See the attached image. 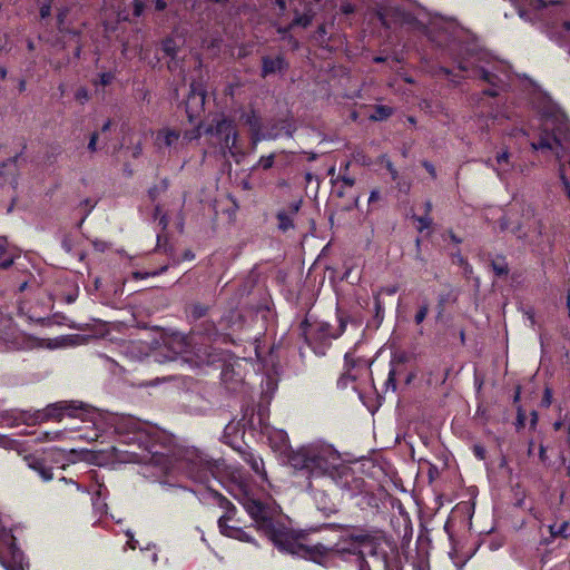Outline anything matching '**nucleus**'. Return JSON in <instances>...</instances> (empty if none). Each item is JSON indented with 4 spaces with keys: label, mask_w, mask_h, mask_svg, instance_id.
Listing matches in <instances>:
<instances>
[{
    "label": "nucleus",
    "mask_w": 570,
    "mask_h": 570,
    "mask_svg": "<svg viewBox=\"0 0 570 570\" xmlns=\"http://www.w3.org/2000/svg\"><path fill=\"white\" fill-rule=\"evenodd\" d=\"M116 431L121 443L137 445V449L141 451V453H138L126 450L127 453L135 458V461L160 466L167 473L177 471L194 482L205 484L208 498L213 499L224 510V513L217 521L220 534L242 542H254L253 537L242 527L229 524L230 521H235L237 508L226 497L209 485L212 479L218 481L242 505L240 499L244 494L256 500L246 484L234 480V473L225 460H214L198 449L187 448L179 451L173 461L166 452L167 445L163 441L165 439L164 435L153 426H148L132 417L121 420L117 424ZM261 502L273 509V518L277 521L275 509L269 503L262 500Z\"/></svg>",
    "instance_id": "obj_1"
},
{
    "label": "nucleus",
    "mask_w": 570,
    "mask_h": 570,
    "mask_svg": "<svg viewBox=\"0 0 570 570\" xmlns=\"http://www.w3.org/2000/svg\"><path fill=\"white\" fill-rule=\"evenodd\" d=\"M243 508L255 522L256 528L262 531L273 544L284 553L297 556L305 560L313 561L320 566H326L328 557L355 556L356 560L365 552L361 549L362 543L372 542L370 530L347 524H330L345 532L333 546L316 543L313 546L301 543L294 532L281 521L273 518V509L261 501L254 500L244 494L240 499Z\"/></svg>",
    "instance_id": "obj_2"
},
{
    "label": "nucleus",
    "mask_w": 570,
    "mask_h": 570,
    "mask_svg": "<svg viewBox=\"0 0 570 570\" xmlns=\"http://www.w3.org/2000/svg\"><path fill=\"white\" fill-rule=\"evenodd\" d=\"M226 337L229 338L228 334L223 336V340ZM207 340H222V335L216 331V323L213 321L194 324L188 335L175 332L166 338L165 344L175 355H194L203 363L214 364L226 354L217 351L216 346L208 345Z\"/></svg>",
    "instance_id": "obj_3"
},
{
    "label": "nucleus",
    "mask_w": 570,
    "mask_h": 570,
    "mask_svg": "<svg viewBox=\"0 0 570 570\" xmlns=\"http://www.w3.org/2000/svg\"><path fill=\"white\" fill-rule=\"evenodd\" d=\"M288 464L302 476L308 480V489H312V480L323 476H334L340 465L338 452L328 444L311 443L291 451L287 456Z\"/></svg>",
    "instance_id": "obj_4"
},
{
    "label": "nucleus",
    "mask_w": 570,
    "mask_h": 570,
    "mask_svg": "<svg viewBox=\"0 0 570 570\" xmlns=\"http://www.w3.org/2000/svg\"><path fill=\"white\" fill-rule=\"evenodd\" d=\"M206 136H210L214 141L215 151L223 158H234L245 155L242 144H239V134L235 120L225 115L215 116L208 126L204 129Z\"/></svg>",
    "instance_id": "obj_5"
},
{
    "label": "nucleus",
    "mask_w": 570,
    "mask_h": 570,
    "mask_svg": "<svg viewBox=\"0 0 570 570\" xmlns=\"http://www.w3.org/2000/svg\"><path fill=\"white\" fill-rule=\"evenodd\" d=\"M338 327L336 330L327 322L311 321L309 315L299 324L301 334L306 345L317 355L324 356L332 345V341L338 338L346 330L347 321L343 312L337 309Z\"/></svg>",
    "instance_id": "obj_6"
},
{
    "label": "nucleus",
    "mask_w": 570,
    "mask_h": 570,
    "mask_svg": "<svg viewBox=\"0 0 570 570\" xmlns=\"http://www.w3.org/2000/svg\"><path fill=\"white\" fill-rule=\"evenodd\" d=\"M85 411V404L76 401H60L47 405L43 410L35 412L21 411L13 419L14 423L22 422L27 425H35L49 420H61L63 415L71 417L80 416V412Z\"/></svg>",
    "instance_id": "obj_7"
},
{
    "label": "nucleus",
    "mask_w": 570,
    "mask_h": 570,
    "mask_svg": "<svg viewBox=\"0 0 570 570\" xmlns=\"http://www.w3.org/2000/svg\"><path fill=\"white\" fill-rule=\"evenodd\" d=\"M245 325V318L236 311H229L226 313L219 324H216V331L222 335L226 336L228 334L229 338H222L217 341L207 340L208 345L219 346L222 345H239L246 338L240 335Z\"/></svg>",
    "instance_id": "obj_8"
},
{
    "label": "nucleus",
    "mask_w": 570,
    "mask_h": 570,
    "mask_svg": "<svg viewBox=\"0 0 570 570\" xmlns=\"http://www.w3.org/2000/svg\"><path fill=\"white\" fill-rule=\"evenodd\" d=\"M65 456L63 451L53 449L41 454L26 455L23 460L27 466L38 473L42 481L48 482L53 479V464H60L59 468L63 469Z\"/></svg>",
    "instance_id": "obj_9"
},
{
    "label": "nucleus",
    "mask_w": 570,
    "mask_h": 570,
    "mask_svg": "<svg viewBox=\"0 0 570 570\" xmlns=\"http://www.w3.org/2000/svg\"><path fill=\"white\" fill-rule=\"evenodd\" d=\"M216 350L225 353L222 360L216 361L215 364H220V380L226 390L237 392L244 382V373L239 358L235 357L230 351L216 346Z\"/></svg>",
    "instance_id": "obj_10"
},
{
    "label": "nucleus",
    "mask_w": 570,
    "mask_h": 570,
    "mask_svg": "<svg viewBox=\"0 0 570 570\" xmlns=\"http://www.w3.org/2000/svg\"><path fill=\"white\" fill-rule=\"evenodd\" d=\"M569 132L570 128L567 121H547L541 128L538 141L531 142V147L533 150H552L554 144L557 147L563 149L562 140L566 139Z\"/></svg>",
    "instance_id": "obj_11"
},
{
    "label": "nucleus",
    "mask_w": 570,
    "mask_h": 570,
    "mask_svg": "<svg viewBox=\"0 0 570 570\" xmlns=\"http://www.w3.org/2000/svg\"><path fill=\"white\" fill-rule=\"evenodd\" d=\"M458 68L460 71L470 72L468 77L480 79L490 85V88L483 90V95L489 97L499 96V90L504 85V81L499 75L485 69L484 67L472 66L466 59H459Z\"/></svg>",
    "instance_id": "obj_12"
},
{
    "label": "nucleus",
    "mask_w": 570,
    "mask_h": 570,
    "mask_svg": "<svg viewBox=\"0 0 570 570\" xmlns=\"http://www.w3.org/2000/svg\"><path fill=\"white\" fill-rule=\"evenodd\" d=\"M243 122L248 127L250 134V141L256 146L262 140H274L279 137L278 132L264 131V124L257 112L252 109L242 115Z\"/></svg>",
    "instance_id": "obj_13"
},
{
    "label": "nucleus",
    "mask_w": 570,
    "mask_h": 570,
    "mask_svg": "<svg viewBox=\"0 0 570 570\" xmlns=\"http://www.w3.org/2000/svg\"><path fill=\"white\" fill-rule=\"evenodd\" d=\"M206 90L203 85L191 82L190 90L185 102L186 115L190 124L196 122L205 109Z\"/></svg>",
    "instance_id": "obj_14"
},
{
    "label": "nucleus",
    "mask_w": 570,
    "mask_h": 570,
    "mask_svg": "<svg viewBox=\"0 0 570 570\" xmlns=\"http://www.w3.org/2000/svg\"><path fill=\"white\" fill-rule=\"evenodd\" d=\"M262 69L261 77L267 78L271 75L275 73H284L289 68V63L285 59L283 55H277L275 57L272 56H263L261 59Z\"/></svg>",
    "instance_id": "obj_15"
},
{
    "label": "nucleus",
    "mask_w": 570,
    "mask_h": 570,
    "mask_svg": "<svg viewBox=\"0 0 570 570\" xmlns=\"http://www.w3.org/2000/svg\"><path fill=\"white\" fill-rule=\"evenodd\" d=\"M19 257L20 250L11 245L6 237H0V268L8 269Z\"/></svg>",
    "instance_id": "obj_16"
},
{
    "label": "nucleus",
    "mask_w": 570,
    "mask_h": 570,
    "mask_svg": "<svg viewBox=\"0 0 570 570\" xmlns=\"http://www.w3.org/2000/svg\"><path fill=\"white\" fill-rule=\"evenodd\" d=\"M301 208V202L291 203L287 209L279 210L276 215L278 220V228L282 232H287L294 228V216Z\"/></svg>",
    "instance_id": "obj_17"
},
{
    "label": "nucleus",
    "mask_w": 570,
    "mask_h": 570,
    "mask_svg": "<svg viewBox=\"0 0 570 570\" xmlns=\"http://www.w3.org/2000/svg\"><path fill=\"white\" fill-rule=\"evenodd\" d=\"M210 306L200 302H193L185 308L187 318L195 324L203 322L204 317L208 315Z\"/></svg>",
    "instance_id": "obj_18"
},
{
    "label": "nucleus",
    "mask_w": 570,
    "mask_h": 570,
    "mask_svg": "<svg viewBox=\"0 0 570 570\" xmlns=\"http://www.w3.org/2000/svg\"><path fill=\"white\" fill-rule=\"evenodd\" d=\"M180 132L176 129H160L156 135V145L161 147H175L178 144Z\"/></svg>",
    "instance_id": "obj_19"
},
{
    "label": "nucleus",
    "mask_w": 570,
    "mask_h": 570,
    "mask_svg": "<svg viewBox=\"0 0 570 570\" xmlns=\"http://www.w3.org/2000/svg\"><path fill=\"white\" fill-rule=\"evenodd\" d=\"M373 299H374V313H373L372 318L367 321L366 326L368 328L377 330L384 321L385 308H384V304H383L379 293L374 294Z\"/></svg>",
    "instance_id": "obj_20"
},
{
    "label": "nucleus",
    "mask_w": 570,
    "mask_h": 570,
    "mask_svg": "<svg viewBox=\"0 0 570 570\" xmlns=\"http://www.w3.org/2000/svg\"><path fill=\"white\" fill-rule=\"evenodd\" d=\"M243 460L250 466L255 474L263 476L265 475L263 459L249 450L242 451Z\"/></svg>",
    "instance_id": "obj_21"
},
{
    "label": "nucleus",
    "mask_w": 570,
    "mask_h": 570,
    "mask_svg": "<svg viewBox=\"0 0 570 570\" xmlns=\"http://www.w3.org/2000/svg\"><path fill=\"white\" fill-rule=\"evenodd\" d=\"M344 366L346 370L344 373L341 374V376L337 380V386L340 389H345L350 382L355 380V376H353L350 373L351 368H353L355 366V360L352 357V355L350 353H346L344 355Z\"/></svg>",
    "instance_id": "obj_22"
},
{
    "label": "nucleus",
    "mask_w": 570,
    "mask_h": 570,
    "mask_svg": "<svg viewBox=\"0 0 570 570\" xmlns=\"http://www.w3.org/2000/svg\"><path fill=\"white\" fill-rule=\"evenodd\" d=\"M394 112V109L386 105H374L373 112L368 116L372 121H383L389 119Z\"/></svg>",
    "instance_id": "obj_23"
},
{
    "label": "nucleus",
    "mask_w": 570,
    "mask_h": 570,
    "mask_svg": "<svg viewBox=\"0 0 570 570\" xmlns=\"http://www.w3.org/2000/svg\"><path fill=\"white\" fill-rule=\"evenodd\" d=\"M312 20H313L312 13L306 12V13L301 14V13L296 12V16L292 20V22L288 24V27L284 28V29H279V32H287L295 27L307 28L312 23Z\"/></svg>",
    "instance_id": "obj_24"
},
{
    "label": "nucleus",
    "mask_w": 570,
    "mask_h": 570,
    "mask_svg": "<svg viewBox=\"0 0 570 570\" xmlns=\"http://www.w3.org/2000/svg\"><path fill=\"white\" fill-rule=\"evenodd\" d=\"M491 267L498 277L507 276L509 274V265L503 255H498L492 262Z\"/></svg>",
    "instance_id": "obj_25"
},
{
    "label": "nucleus",
    "mask_w": 570,
    "mask_h": 570,
    "mask_svg": "<svg viewBox=\"0 0 570 570\" xmlns=\"http://www.w3.org/2000/svg\"><path fill=\"white\" fill-rule=\"evenodd\" d=\"M264 131H274L278 132L279 137L282 136L283 131H285V135L288 137L293 136V129L289 124L285 120L276 121L272 124L269 127H265Z\"/></svg>",
    "instance_id": "obj_26"
},
{
    "label": "nucleus",
    "mask_w": 570,
    "mask_h": 570,
    "mask_svg": "<svg viewBox=\"0 0 570 570\" xmlns=\"http://www.w3.org/2000/svg\"><path fill=\"white\" fill-rule=\"evenodd\" d=\"M370 537L372 539V542L362 543V547H368V554L372 557H376L380 554L379 549L381 546V540L373 531H370Z\"/></svg>",
    "instance_id": "obj_27"
},
{
    "label": "nucleus",
    "mask_w": 570,
    "mask_h": 570,
    "mask_svg": "<svg viewBox=\"0 0 570 570\" xmlns=\"http://www.w3.org/2000/svg\"><path fill=\"white\" fill-rule=\"evenodd\" d=\"M500 229L501 230H510L512 234L517 235L519 238L521 237V235H520V229H521L520 223H517V224L512 225L510 223V219L508 217H505V216L500 218Z\"/></svg>",
    "instance_id": "obj_28"
},
{
    "label": "nucleus",
    "mask_w": 570,
    "mask_h": 570,
    "mask_svg": "<svg viewBox=\"0 0 570 570\" xmlns=\"http://www.w3.org/2000/svg\"><path fill=\"white\" fill-rule=\"evenodd\" d=\"M412 219L419 224L416 226V229L420 233H422L425 229L431 228V226L433 224V219L431 218V216H428V215H422V216L413 215Z\"/></svg>",
    "instance_id": "obj_29"
},
{
    "label": "nucleus",
    "mask_w": 570,
    "mask_h": 570,
    "mask_svg": "<svg viewBox=\"0 0 570 570\" xmlns=\"http://www.w3.org/2000/svg\"><path fill=\"white\" fill-rule=\"evenodd\" d=\"M92 498L96 500L94 502V504H98V500L100 498H105L106 493L108 492V489L105 484L102 483H96L95 485H92V488L88 491Z\"/></svg>",
    "instance_id": "obj_30"
},
{
    "label": "nucleus",
    "mask_w": 570,
    "mask_h": 570,
    "mask_svg": "<svg viewBox=\"0 0 570 570\" xmlns=\"http://www.w3.org/2000/svg\"><path fill=\"white\" fill-rule=\"evenodd\" d=\"M429 314V303L426 299H424L422 302V304L420 305L417 312L415 313L414 315V322L416 325H420L423 323V321L426 318Z\"/></svg>",
    "instance_id": "obj_31"
},
{
    "label": "nucleus",
    "mask_w": 570,
    "mask_h": 570,
    "mask_svg": "<svg viewBox=\"0 0 570 570\" xmlns=\"http://www.w3.org/2000/svg\"><path fill=\"white\" fill-rule=\"evenodd\" d=\"M202 135H205L203 130V121H199L191 130L185 132V138L188 140L199 139Z\"/></svg>",
    "instance_id": "obj_32"
},
{
    "label": "nucleus",
    "mask_w": 570,
    "mask_h": 570,
    "mask_svg": "<svg viewBox=\"0 0 570 570\" xmlns=\"http://www.w3.org/2000/svg\"><path fill=\"white\" fill-rule=\"evenodd\" d=\"M163 51L166 56L174 58L177 53V47L173 39H166L163 41L161 46Z\"/></svg>",
    "instance_id": "obj_33"
},
{
    "label": "nucleus",
    "mask_w": 570,
    "mask_h": 570,
    "mask_svg": "<svg viewBox=\"0 0 570 570\" xmlns=\"http://www.w3.org/2000/svg\"><path fill=\"white\" fill-rule=\"evenodd\" d=\"M559 178L561 180L563 191L567 198L570 200V181L564 174V165H560L559 167Z\"/></svg>",
    "instance_id": "obj_34"
},
{
    "label": "nucleus",
    "mask_w": 570,
    "mask_h": 570,
    "mask_svg": "<svg viewBox=\"0 0 570 570\" xmlns=\"http://www.w3.org/2000/svg\"><path fill=\"white\" fill-rule=\"evenodd\" d=\"M274 160H275V155L274 154H269L267 156H262L258 159L257 167H261L264 170H268V169H271L273 167Z\"/></svg>",
    "instance_id": "obj_35"
},
{
    "label": "nucleus",
    "mask_w": 570,
    "mask_h": 570,
    "mask_svg": "<svg viewBox=\"0 0 570 570\" xmlns=\"http://www.w3.org/2000/svg\"><path fill=\"white\" fill-rule=\"evenodd\" d=\"M98 78L99 79L97 81H95V85H101L102 87H106V86H109L114 81L115 73L111 71L101 72V73H99Z\"/></svg>",
    "instance_id": "obj_36"
},
{
    "label": "nucleus",
    "mask_w": 570,
    "mask_h": 570,
    "mask_svg": "<svg viewBox=\"0 0 570 570\" xmlns=\"http://www.w3.org/2000/svg\"><path fill=\"white\" fill-rule=\"evenodd\" d=\"M52 10V0H46L39 8V16L42 20L50 18Z\"/></svg>",
    "instance_id": "obj_37"
},
{
    "label": "nucleus",
    "mask_w": 570,
    "mask_h": 570,
    "mask_svg": "<svg viewBox=\"0 0 570 570\" xmlns=\"http://www.w3.org/2000/svg\"><path fill=\"white\" fill-rule=\"evenodd\" d=\"M552 395H553L552 389L549 386H546L544 391H543L542 399H541V405L543 407H549L552 404Z\"/></svg>",
    "instance_id": "obj_38"
},
{
    "label": "nucleus",
    "mask_w": 570,
    "mask_h": 570,
    "mask_svg": "<svg viewBox=\"0 0 570 570\" xmlns=\"http://www.w3.org/2000/svg\"><path fill=\"white\" fill-rule=\"evenodd\" d=\"M99 139V134L97 131H94L91 135H90V138H89V142H88V150L90 153H95L97 151V141Z\"/></svg>",
    "instance_id": "obj_39"
},
{
    "label": "nucleus",
    "mask_w": 570,
    "mask_h": 570,
    "mask_svg": "<svg viewBox=\"0 0 570 570\" xmlns=\"http://www.w3.org/2000/svg\"><path fill=\"white\" fill-rule=\"evenodd\" d=\"M525 413L524 411L522 410V407L520 406L518 409V414H517V422H515V426L517 429H523L525 426Z\"/></svg>",
    "instance_id": "obj_40"
},
{
    "label": "nucleus",
    "mask_w": 570,
    "mask_h": 570,
    "mask_svg": "<svg viewBox=\"0 0 570 570\" xmlns=\"http://www.w3.org/2000/svg\"><path fill=\"white\" fill-rule=\"evenodd\" d=\"M16 445V441L6 436V435H2L0 434V448L2 449H13Z\"/></svg>",
    "instance_id": "obj_41"
},
{
    "label": "nucleus",
    "mask_w": 570,
    "mask_h": 570,
    "mask_svg": "<svg viewBox=\"0 0 570 570\" xmlns=\"http://www.w3.org/2000/svg\"><path fill=\"white\" fill-rule=\"evenodd\" d=\"M509 159H510V153L505 149L501 153H499L495 157V160H497V164L498 165H503V164H509Z\"/></svg>",
    "instance_id": "obj_42"
},
{
    "label": "nucleus",
    "mask_w": 570,
    "mask_h": 570,
    "mask_svg": "<svg viewBox=\"0 0 570 570\" xmlns=\"http://www.w3.org/2000/svg\"><path fill=\"white\" fill-rule=\"evenodd\" d=\"M66 18H67V10L60 9L57 13V27L60 31H62V26L65 23Z\"/></svg>",
    "instance_id": "obj_43"
},
{
    "label": "nucleus",
    "mask_w": 570,
    "mask_h": 570,
    "mask_svg": "<svg viewBox=\"0 0 570 570\" xmlns=\"http://www.w3.org/2000/svg\"><path fill=\"white\" fill-rule=\"evenodd\" d=\"M395 375H396V371L395 368H391L389 371V376H387V380H386V385L387 386H391L393 390L396 389V379H395Z\"/></svg>",
    "instance_id": "obj_44"
},
{
    "label": "nucleus",
    "mask_w": 570,
    "mask_h": 570,
    "mask_svg": "<svg viewBox=\"0 0 570 570\" xmlns=\"http://www.w3.org/2000/svg\"><path fill=\"white\" fill-rule=\"evenodd\" d=\"M336 180L342 181L345 187H353L355 184V179L347 175H338Z\"/></svg>",
    "instance_id": "obj_45"
},
{
    "label": "nucleus",
    "mask_w": 570,
    "mask_h": 570,
    "mask_svg": "<svg viewBox=\"0 0 570 570\" xmlns=\"http://www.w3.org/2000/svg\"><path fill=\"white\" fill-rule=\"evenodd\" d=\"M356 561L358 570H372L368 561L366 560V554L361 556Z\"/></svg>",
    "instance_id": "obj_46"
},
{
    "label": "nucleus",
    "mask_w": 570,
    "mask_h": 570,
    "mask_svg": "<svg viewBox=\"0 0 570 570\" xmlns=\"http://www.w3.org/2000/svg\"><path fill=\"white\" fill-rule=\"evenodd\" d=\"M160 193H163V191L158 187V185H155L148 189V196H149L150 200H153V202L157 199V197L160 195Z\"/></svg>",
    "instance_id": "obj_47"
},
{
    "label": "nucleus",
    "mask_w": 570,
    "mask_h": 570,
    "mask_svg": "<svg viewBox=\"0 0 570 570\" xmlns=\"http://www.w3.org/2000/svg\"><path fill=\"white\" fill-rule=\"evenodd\" d=\"M422 165H423L424 169L431 175V177L433 179H435L436 178V169H435L434 165L426 160L423 161Z\"/></svg>",
    "instance_id": "obj_48"
},
{
    "label": "nucleus",
    "mask_w": 570,
    "mask_h": 570,
    "mask_svg": "<svg viewBox=\"0 0 570 570\" xmlns=\"http://www.w3.org/2000/svg\"><path fill=\"white\" fill-rule=\"evenodd\" d=\"M341 11L344 14H351L355 11V6L351 2H344L341 4Z\"/></svg>",
    "instance_id": "obj_49"
},
{
    "label": "nucleus",
    "mask_w": 570,
    "mask_h": 570,
    "mask_svg": "<svg viewBox=\"0 0 570 570\" xmlns=\"http://www.w3.org/2000/svg\"><path fill=\"white\" fill-rule=\"evenodd\" d=\"M382 559L384 563V570H402V568H394L391 566L389 556L385 551L382 552Z\"/></svg>",
    "instance_id": "obj_50"
},
{
    "label": "nucleus",
    "mask_w": 570,
    "mask_h": 570,
    "mask_svg": "<svg viewBox=\"0 0 570 570\" xmlns=\"http://www.w3.org/2000/svg\"><path fill=\"white\" fill-rule=\"evenodd\" d=\"M539 460L543 464L548 461L547 448L542 443L539 444Z\"/></svg>",
    "instance_id": "obj_51"
},
{
    "label": "nucleus",
    "mask_w": 570,
    "mask_h": 570,
    "mask_svg": "<svg viewBox=\"0 0 570 570\" xmlns=\"http://www.w3.org/2000/svg\"><path fill=\"white\" fill-rule=\"evenodd\" d=\"M473 453L479 460H484L485 458V450L481 445H474Z\"/></svg>",
    "instance_id": "obj_52"
},
{
    "label": "nucleus",
    "mask_w": 570,
    "mask_h": 570,
    "mask_svg": "<svg viewBox=\"0 0 570 570\" xmlns=\"http://www.w3.org/2000/svg\"><path fill=\"white\" fill-rule=\"evenodd\" d=\"M144 11V3L140 0H135L134 3V14L136 17H140Z\"/></svg>",
    "instance_id": "obj_53"
},
{
    "label": "nucleus",
    "mask_w": 570,
    "mask_h": 570,
    "mask_svg": "<svg viewBox=\"0 0 570 570\" xmlns=\"http://www.w3.org/2000/svg\"><path fill=\"white\" fill-rule=\"evenodd\" d=\"M385 167H386L387 171L391 174L392 179L395 180L397 178L399 173H397L396 168L394 167L393 163L387 160Z\"/></svg>",
    "instance_id": "obj_54"
},
{
    "label": "nucleus",
    "mask_w": 570,
    "mask_h": 570,
    "mask_svg": "<svg viewBox=\"0 0 570 570\" xmlns=\"http://www.w3.org/2000/svg\"><path fill=\"white\" fill-rule=\"evenodd\" d=\"M380 197H381L380 190H377V189L372 190L370 194V197H368V204L371 205V204L377 202L380 199Z\"/></svg>",
    "instance_id": "obj_55"
},
{
    "label": "nucleus",
    "mask_w": 570,
    "mask_h": 570,
    "mask_svg": "<svg viewBox=\"0 0 570 570\" xmlns=\"http://www.w3.org/2000/svg\"><path fill=\"white\" fill-rule=\"evenodd\" d=\"M159 225L161 226V229H166L168 224H169V219H168V216L166 214H163L159 218Z\"/></svg>",
    "instance_id": "obj_56"
},
{
    "label": "nucleus",
    "mask_w": 570,
    "mask_h": 570,
    "mask_svg": "<svg viewBox=\"0 0 570 570\" xmlns=\"http://www.w3.org/2000/svg\"><path fill=\"white\" fill-rule=\"evenodd\" d=\"M445 302H446L445 297L443 295L440 296L439 303H438V309H439V313H438L439 315L438 316L439 317L442 315V313L444 311Z\"/></svg>",
    "instance_id": "obj_57"
},
{
    "label": "nucleus",
    "mask_w": 570,
    "mask_h": 570,
    "mask_svg": "<svg viewBox=\"0 0 570 570\" xmlns=\"http://www.w3.org/2000/svg\"><path fill=\"white\" fill-rule=\"evenodd\" d=\"M423 207H424V214H423V215H428V216H430V214H431V212H432V209H433V204H432V202H431V200H426V202L424 203Z\"/></svg>",
    "instance_id": "obj_58"
},
{
    "label": "nucleus",
    "mask_w": 570,
    "mask_h": 570,
    "mask_svg": "<svg viewBox=\"0 0 570 570\" xmlns=\"http://www.w3.org/2000/svg\"><path fill=\"white\" fill-rule=\"evenodd\" d=\"M76 98H77V99H79V100H80V99H85V100H87V99H88V92H87V90H86V89H83V88H82V89H79V90L77 91V94H76Z\"/></svg>",
    "instance_id": "obj_59"
},
{
    "label": "nucleus",
    "mask_w": 570,
    "mask_h": 570,
    "mask_svg": "<svg viewBox=\"0 0 570 570\" xmlns=\"http://www.w3.org/2000/svg\"><path fill=\"white\" fill-rule=\"evenodd\" d=\"M167 7V3L164 0H156L155 8L157 11H163Z\"/></svg>",
    "instance_id": "obj_60"
},
{
    "label": "nucleus",
    "mask_w": 570,
    "mask_h": 570,
    "mask_svg": "<svg viewBox=\"0 0 570 570\" xmlns=\"http://www.w3.org/2000/svg\"><path fill=\"white\" fill-rule=\"evenodd\" d=\"M158 187L161 189V191H166L169 187V180L167 178L161 179Z\"/></svg>",
    "instance_id": "obj_61"
},
{
    "label": "nucleus",
    "mask_w": 570,
    "mask_h": 570,
    "mask_svg": "<svg viewBox=\"0 0 570 570\" xmlns=\"http://www.w3.org/2000/svg\"><path fill=\"white\" fill-rule=\"evenodd\" d=\"M537 423H538V413L535 411H532L530 426L535 428Z\"/></svg>",
    "instance_id": "obj_62"
},
{
    "label": "nucleus",
    "mask_w": 570,
    "mask_h": 570,
    "mask_svg": "<svg viewBox=\"0 0 570 570\" xmlns=\"http://www.w3.org/2000/svg\"><path fill=\"white\" fill-rule=\"evenodd\" d=\"M20 154L14 155L13 157H10L7 161L2 163L0 167L7 166V164H16Z\"/></svg>",
    "instance_id": "obj_63"
},
{
    "label": "nucleus",
    "mask_w": 570,
    "mask_h": 570,
    "mask_svg": "<svg viewBox=\"0 0 570 570\" xmlns=\"http://www.w3.org/2000/svg\"><path fill=\"white\" fill-rule=\"evenodd\" d=\"M567 528H568V523H567V522H563V523L560 525V528H559L558 532H556V534H560V535H562V537H566L567 534L564 533V531H566V529H567ZM552 534H554V532H552Z\"/></svg>",
    "instance_id": "obj_64"
}]
</instances>
